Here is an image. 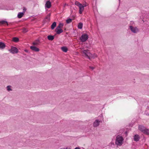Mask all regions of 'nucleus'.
<instances>
[{"label":"nucleus","instance_id":"obj_1","mask_svg":"<svg viewBox=\"0 0 149 149\" xmlns=\"http://www.w3.org/2000/svg\"><path fill=\"white\" fill-rule=\"evenodd\" d=\"M124 139L122 136L117 135L116 137L115 144L119 146H121L123 143Z\"/></svg>","mask_w":149,"mask_h":149},{"label":"nucleus","instance_id":"obj_27","mask_svg":"<svg viewBox=\"0 0 149 149\" xmlns=\"http://www.w3.org/2000/svg\"><path fill=\"white\" fill-rule=\"evenodd\" d=\"M75 4L76 6H78V7L80 5H81V4H81L79 2H78L77 1H76L75 2Z\"/></svg>","mask_w":149,"mask_h":149},{"label":"nucleus","instance_id":"obj_15","mask_svg":"<svg viewBox=\"0 0 149 149\" xmlns=\"http://www.w3.org/2000/svg\"><path fill=\"white\" fill-rule=\"evenodd\" d=\"M24 13L22 12H19L18 13L17 15V17L19 18H20L22 17L24 15Z\"/></svg>","mask_w":149,"mask_h":149},{"label":"nucleus","instance_id":"obj_26","mask_svg":"<svg viewBox=\"0 0 149 149\" xmlns=\"http://www.w3.org/2000/svg\"><path fill=\"white\" fill-rule=\"evenodd\" d=\"M11 86H7V90L8 91H10L12 90V89L11 88Z\"/></svg>","mask_w":149,"mask_h":149},{"label":"nucleus","instance_id":"obj_21","mask_svg":"<svg viewBox=\"0 0 149 149\" xmlns=\"http://www.w3.org/2000/svg\"><path fill=\"white\" fill-rule=\"evenodd\" d=\"M63 25V23H60L59 24L58 26H57V27H56V29H61Z\"/></svg>","mask_w":149,"mask_h":149},{"label":"nucleus","instance_id":"obj_11","mask_svg":"<svg viewBox=\"0 0 149 149\" xmlns=\"http://www.w3.org/2000/svg\"><path fill=\"white\" fill-rule=\"evenodd\" d=\"M139 129L142 132L143 131L146 129V127L143 125H139L138 127Z\"/></svg>","mask_w":149,"mask_h":149},{"label":"nucleus","instance_id":"obj_32","mask_svg":"<svg viewBox=\"0 0 149 149\" xmlns=\"http://www.w3.org/2000/svg\"><path fill=\"white\" fill-rule=\"evenodd\" d=\"M66 5H67V4H66V3H65V4H64V6H63V7H65V6H66Z\"/></svg>","mask_w":149,"mask_h":149},{"label":"nucleus","instance_id":"obj_8","mask_svg":"<svg viewBox=\"0 0 149 149\" xmlns=\"http://www.w3.org/2000/svg\"><path fill=\"white\" fill-rule=\"evenodd\" d=\"M51 4L49 1H47L45 4V7L49 8L51 7Z\"/></svg>","mask_w":149,"mask_h":149},{"label":"nucleus","instance_id":"obj_23","mask_svg":"<svg viewBox=\"0 0 149 149\" xmlns=\"http://www.w3.org/2000/svg\"><path fill=\"white\" fill-rule=\"evenodd\" d=\"M0 24H7V25H8L7 22L4 20L0 21Z\"/></svg>","mask_w":149,"mask_h":149},{"label":"nucleus","instance_id":"obj_13","mask_svg":"<svg viewBox=\"0 0 149 149\" xmlns=\"http://www.w3.org/2000/svg\"><path fill=\"white\" fill-rule=\"evenodd\" d=\"M6 47L5 44L2 42H0V49H3Z\"/></svg>","mask_w":149,"mask_h":149},{"label":"nucleus","instance_id":"obj_30","mask_svg":"<svg viewBox=\"0 0 149 149\" xmlns=\"http://www.w3.org/2000/svg\"><path fill=\"white\" fill-rule=\"evenodd\" d=\"M93 57H91V58H94L95 57H97V55L96 54H94L93 56Z\"/></svg>","mask_w":149,"mask_h":149},{"label":"nucleus","instance_id":"obj_20","mask_svg":"<svg viewBox=\"0 0 149 149\" xmlns=\"http://www.w3.org/2000/svg\"><path fill=\"white\" fill-rule=\"evenodd\" d=\"M83 26V24L82 23L80 22L79 23L78 25V27L79 29H81Z\"/></svg>","mask_w":149,"mask_h":149},{"label":"nucleus","instance_id":"obj_5","mask_svg":"<svg viewBox=\"0 0 149 149\" xmlns=\"http://www.w3.org/2000/svg\"><path fill=\"white\" fill-rule=\"evenodd\" d=\"M129 27L131 31L134 33H137L139 31L138 29L136 27H134L132 26H130Z\"/></svg>","mask_w":149,"mask_h":149},{"label":"nucleus","instance_id":"obj_17","mask_svg":"<svg viewBox=\"0 0 149 149\" xmlns=\"http://www.w3.org/2000/svg\"><path fill=\"white\" fill-rule=\"evenodd\" d=\"M47 38L49 40H52L54 38V36H53L49 35L47 36Z\"/></svg>","mask_w":149,"mask_h":149},{"label":"nucleus","instance_id":"obj_9","mask_svg":"<svg viewBox=\"0 0 149 149\" xmlns=\"http://www.w3.org/2000/svg\"><path fill=\"white\" fill-rule=\"evenodd\" d=\"M30 49L32 50L35 52H38L39 51V49L35 46H31L30 47Z\"/></svg>","mask_w":149,"mask_h":149},{"label":"nucleus","instance_id":"obj_28","mask_svg":"<svg viewBox=\"0 0 149 149\" xmlns=\"http://www.w3.org/2000/svg\"><path fill=\"white\" fill-rule=\"evenodd\" d=\"M28 31V30L24 28L22 29V32L24 33H25Z\"/></svg>","mask_w":149,"mask_h":149},{"label":"nucleus","instance_id":"obj_10","mask_svg":"<svg viewBox=\"0 0 149 149\" xmlns=\"http://www.w3.org/2000/svg\"><path fill=\"white\" fill-rule=\"evenodd\" d=\"M140 139L139 136L137 134H135L134 136V140L135 141H138Z\"/></svg>","mask_w":149,"mask_h":149},{"label":"nucleus","instance_id":"obj_22","mask_svg":"<svg viewBox=\"0 0 149 149\" xmlns=\"http://www.w3.org/2000/svg\"><path fill=\"white\" fill-rule=\"evenodd\" d=\"M39 43V40H36L34 42H33V44L34 45H37Z\"/></svg>","mask_w":149,"mask_h":149},{"label":"nucleus","instance_id":"obj_6","mask_svg":"<svg viewBox=\"0 0 149 149\" xmlns=\"http://www.w3.org/2000/svg\"><path fill=\"white\" fill-rule=\"evenodd\" d=\"M100 121L98 120H96L93 123V126L94 127H97L100 125Z\"/></svg>","mask_w":149,"mask_h":149},{"label":"nucleus","instance_id":"obj_14","mask_svg":"<svg viewBox=\"0 0 149 149\" xmlns=\"http://www.w3.org/2000/svg\"><path fill=\"white\" fill-rule=\"evenodd\" d=\"M142 132L145 134L149 135V130L146 128Z\"/></svg>","mask_w":149,"mask_h":149},{"label":"nucleus","instance_id":"obj_35","mask_svg":"<svg viewBox=\"0 0 149 149\" xmlns=\"http://www.w3.org/2000/svg\"><path fill=\"white\" fill-rule=\"evenodd\" d=\"M25 51L26 52H28V51L27 50H25Z\"/></svg>","mask_w":149,"mask_h":149},{"label":"nucleus","instance_id":"obj_7","mask_svg":"<svg viewBox=\"0 0 149 149\" xmlns=\"http://www.w3.org/2000/svg\"><path fill=\"white\" fill-rule=\"evenodd\" d=\"M79 13L80 14H81L84 9V6L81 4L79 6Z\"/></svg>","mask_w":149,"mask_h":149},{"label":"nucleus","instance_id":"obj_25","mask_svg":"<svg viewBox=\"0 0 149 149\" xmlns=\"http://www.w3.org/2000/svg\"><path fill=\"white\" fill-rule=\"evenodd\" d=\"M72 21V19L70 18H69L66 20V22L67 24H69L71 23Z\"/></svg>","mask_w":149,"mask_h":149},{"label":"nucleus","instance_id":"obj_16","mask_svg":"<svg viewBox=\"0 0 149 149\" xmlns=\"http://www.w3.org/2000/svg\"><path fill=\"white\" fill-rule=\"evenodd\" d=\"M62 50L64 52H66L68 51V48L66 47H61Z\"/></svg>","mask_w":149,"mask_h":149},{"label":"nucleus","instance_id":"obj_4","mask_svg":"<svg viewBox=\"0 0 149 149\" xmlns=\"http://www.w3.org/2000/svg\"><path fill=\"white\" fill-rule=\"evenodd\" d=\"M8 51L13 54L17 53L18 52V49L16 47L13 46H12L11 49Z\"/></svg>","mask_w":149,"mask_h":149},{"label":"nucleus","instance_id":"obj_24","mask_svg":"<svg viewBox=\"0 0 149 149\" xmlns=\"http://www.w3.org/2000/svg\"><path fill=\"white\" fill-rule=\"evenodd\" d=\"M51 15L50 13H49L46 17L45 19H47L48 21H49L50 19V17Z\"/></svg>","mask_w":149,"mask_h":149},{"label":"nucleus","instance_id":"obj_3","mask_svg":"<svg viewBox=\"0 0 149 149\" xmlns=\"http://www.w3.org/2000/svg\"><path fill=\"white\" fill-rule=\"evenodd\" d=\"M88 36L86 33L83 34L80 38L81 41L82 42H84L86 41L88 39Z\"/></svg>","mask_w":149,"mask_h":149},{"label":"nucleus","instance_id":"obj_18","mask_svg":"<svg viewBox=\"0 0 149 149\" xmlns=\"http://www.w3.org/2000/svg\"><path fill=\"white\" fill-rule=\"evenodd\" d=\"M56 26V22H54L52 24L51 26V28L52 29H53Z\"/></svg>","mask_w":149,"mask_h":149},{"label":"nucleus","instance_id":"obj_12","mask_svg":"<svg viewBox=\"0 0 149 149\" xmlns=\"http://www.w3.org/2000/svg\"><path fill=\"white\" fill-rule=\"evenodd\" d=\"M55 32H56L57 34H59L63 32V31L62 29H56Z\"/></svg>","mask_w":149,"mask_h":149},{"label":"nucleus","instance_id":"obj_29","mask_svg":"<svg viewBox=\"0 0 149 149\" xmlns=\"http://www.w3.org/2000/svg\"><path fill=\"white\" fill-rule=\"evenodd\" d=\"M26 8L25 7H23V12H22V13H25V12L26 10Z\"/></svg>","mask_w":149,"mask_h":149},{"label":"nucleus","instance_id":"obj_33","mask_svg":"<svg viewBox=\"0 0 149 149\" xmlns=\"http://www.w3.org/2000/svg\"><path fill=\"white\" fill-rule=\"evenodd\" d=\"M64 149H71L70 148H64Z\"/></svg>","mask_w":149,"mask_h":149},{"label":"nucleus","instance_id":"obj_19","mask_svg":"<svg viewBox=\"0 0 149 149\" xmlns=\"http://www.w3.org/2000/svg\"><path fill=\"white\" fill-rule=\"evenodd\" d=\"M12 40L15 42H17L19 41V39L17 37H14L13 38Z\"/></svg>","mask_w":149,"mask_h":149},{"label":"nucleus","instance_id":"obj_2","mask_svg":"<svg viewBox=\"0 0 149 149\" xmlns=\"http://www.w3.org/2000/svg\"><path fill=\"white\" fill-rule=\"evenodd\" d=\"M82 52L84 54L83 56L89 59H90L91 57H93V55L89 52L88 49L84 50Z\"/></svg>","mask_w":149,"mask_h":149},{"label":"nucleus","instance_id":"obj_31","mask_svg":"<svg viewBox=\"0 0 149 149\" xmlns=\"http://www.w3.org/2000/svg\"><path fill=\"white\" fill-rule=\"evenodd\" d=\"M89 68L93 70L95 68L94 67L91 66H90Z\"/></svg>","mask_w":149,"mask_h":149},{"label":"nucleus","instance_id":"obj_34","mask_svg":"<svg viewBox=\"0 0 149 149\" xmlns=\"http://www.w3.org/2000/svg\"><path fill=\"white\" fill-rule=\"evenodd\" d=\"M83 6H84V7H86V4H84Z\"/></svg>","mask_w":149,"mask_h":149}]
</instances>
